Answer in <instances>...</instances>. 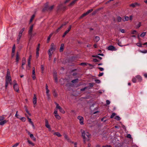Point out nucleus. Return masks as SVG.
<instances>
[{"label": "nucleus", "instance_id": "680f3d73", "mask_svg": "<svg viewBox=\"0 0 147 147\" xmlns=\"http://www.w3.org/2000/svg\"><path fill=\"white\" fill-rule=\"evenodd\" d=\"M39 56V51H36V57L38 58Z\"/></svg>", "mask_w": 147, "mask_h": 147}, {"label": "nucleus", "instance_id": "8fccbe9b", "mask_svg": "<svg viewBox=\"0 0 147 147\" xmlns=\"http://www.w3.org/2000/svg\"><path fill=\"white\" fill-rule=\"evenodd\" d=\"M116 115V113H113L112 115L111 116V118H113L114 116H115Z\"/></svg>", "mask_w": 147, "mask_h": 147}, {"label": "nucleus", "instance_id": "49530a36", "mask_svg": "<svg viewBox=\"0 0 147 147\" xmlns=\"http://www.w3.org/2000/svg\"><path fill=\"white\" fill-rule=\"evenodd\" d=\"M4 117L3 116H0V122L4 120Z\"/></svg>", "mask_w": 147, "mask_h": 147}, {"label": "nucleus", "instance_id": "6e6552de", "mask_svg": "<svg viewBox=\"0 0 147 147\" xmlns=\"http://www.w3.org/2000/svg\"><path fill=\"white\" fill-rule=\"evenodd\" d=\"M77 119L79 120V122L81 125H84V118L83 117L80 116L78 117Z\"/></svg>", "mask_w": 147, "mask_h": 147}, {"label": "nucleus", "instance_id": "c03bdc74", "mask_svg": "<svg viewBox=\"0 0 147 147\" xmlns=\"http://www.w3.org/2000/svg\"><path fill=\"white\" fill-rule=\"evenodd\" d=\"M140 52L143 53H147V50H144L143 51L140 50Z\"/></svg>", "mask_w": 147, "mask_h": 147}, {"label": "nucleus", "instance_id": "f704fd0d", "mask_svg": "<svg viewBox=\"0 0 147 147\" xmlns=\"http://www.w3.org/2000/svg\"><path fill=\"white\" fill-rule=\"evenodd\" d=\"M28 143L30 144V146H33L34 145V144L30 140H28Z\"/></svg>", "mask_w": 147, "mask_h": 147}, {"label": "nucleus", "instance_id": "e2e57ef3", "mask_svg": "<svg viewBox=\"0 0 147 147\" xmlns=\"http://www.w3.org/2000/svg\"><path fill=\"white\" fill-rule=\"evenodd\" d=\"M35 74H32V77L33 80H34L36 79V77L35 76Z\"/></svg>", "mask_w": 147, "mask_h": 147}, {"label": "nucleus", "instance_id": "a18cd8bd", "mask_svg": "<svg viewBox=\"0 0 147 147\" xmlns=\"http://www.w3.org/2000/svg\"><path fill=\"white\" fill-rule=\"evenodd\" d=\"M146 32H142L140 35V36L143 37L146 35Z\"/></svg>", "mask_w": 147, "mask_h": 147}, {"label": "nucleus", "instance_id": "3c124183", "mask_svg": "<svg viewBox=\"0 0 147 147\" xmlns=\"http://www.w3.org/2000/svg\"><path fill=\"white\" fill-rule=\"evenodd\" d=\"M64 137L65 138V139H66L67 140H69V138L67 135L66 134H64Z\"/></svg>", "mask_w": 147, "mask_h": 147}, {"label": "nucleus", "instance_id": "c9c22d12", "mask_svg": "<svg viewBox=\"0 0 147 147\" xmlns=\"http://www.w3.org/2000/svg\"><path fill=\"white\" fill-rule=\"evenodd\" d=\"M20 119L22 121L24 122L26 120V119L24 117H21Z\"/></svg>", "mask_w": 147, "mask_h": 147}, {"label": "nucleus", "instance_id": "864d4df0", "mask_svg": "<svg viewBox=\"0 0 147 147\" xmlns=\"http://www.w3.org/2000/svg\"><path fill=\"white\" fill-rule=\"evenodd\" d=\"M40 46V44H38V46L37 48V49H36V51H39Z\"/></svg>", "mask_w": 147, "mask_h": 147}, {"label": "nucleus", "instance_id": "7ed1b4c3", "mask_svg": "<svg viewBox=\"0 0 147 147\" xmlns=\"http://www.w3.org/2000/svg\"><path fill=\"white\" fill-rule=\"evenodd\" d=\"M34 25V24H32L31 25L30 27L29 30V34L31 37H32L34 36V35L36 34L35 33H32V31L33 30Z\"/></svg>", "mask_w": 147, "mask_h": 147}, {"label": "nucleus", "instance_id": "ea45409f", "mask_svg": "<svg viewBox=\"0 0 147 147\" xmlns=\"http://www.w3.org/2000/svg\"><path fill=\"white\" fill-rule=\"evenodd\" d=\"M117 44L120 47H122L123 46L121 45L122 44L121 42L119 40H117Z\"/></svg>", "mask_w": 147, "mask_h": 147}, {"label": "nucleus", "instance_id": "09e8293b", "mask_svg": "<svg viewBox=\"0 0 147 147\" xmlns=\"http://www.w3.org/2000/svg\"><path fill=\"white\" fill-rule=\"evenodd\" d=\"M48 54L49 55V60H50L51 58L52 54H51V53H48Z\"/></svg>", "mask_w": 147, "mask_h": 147}, {"label": "nucleus", "instance_id": "9b49d317", "mask_svg": "<svg viewBox=\"0 0 147 147\" xmlns=\"http://www.w3.org/2000/svg\"><path fill=\"white\" fill-rule=\"evenodd\" d=\"M65 7L62 4H59L57 7V9L58 10H61L63 9Z\"/></svg>", "mask_w": 147, "mask_h": 147}, {"label": "nucleus", "instance_id": "13d9d810", "mask_svg": "<svg viewBox=\"0 0 147 147\" xmlns=\"http://www.w3.org/2000/svg\"><path fill=\"white\" fill-rule=\"evenodd\" d=\"M120 31L122 33H124L125 32V31L124 29H120Z\"/></svg>", "mask_w": 147, "mask_h": 147}, {"label": "nucleus", "instance_id": "4d7b16f0", "mask_svg": "<svg viewBox=\"0 0 147 147\" xmlns=\"http://www.w3.org/2000/svg\"><path fill=\"white\" fill-rule=\"evenodd\" d=\"M92 11H93V9H90V10H88L86 12V13H87V14H88L89 13L91 12Z\"/></svg>", "mask_w": 147, "mask_h": 147}, {"label": "nucleus", "instance_id": "b1692460", "mask_svg": "<svg viewBox=\"0 0 147 147\" xmlns=\"http://www.w3.org/2000/svg\"><path fill=\"white\" fill-rule=\"evenodd\" d=\"M52 35H53V34L51 33L50 34L49 36L48 37L47 39V43H48L49 42L50 39H51V37L52 36Z\"/></svg>", "mask_w": 147, "mask_h": 147}, {"label": "nucleus", "instance_id": "423d86ee", "mask_svg": "<svg viewBox=\"0 0 147 147\" xmlns=\"http://www.w3.org/2000/svg\"><path fill=\"white\" fill-rule=\"evenodd\" d=\"M24 28H23L22 29H21L19 32V34L18 35V36L17 38V40L18 42H19L20 40L21 37L22 35V33L24 30Z\"/></svg>", "mask_w": 147, "mask_h": 147}, {"label": "nucleus", "instance_id": "69168bd1", "mask_svg": "<svg viewBox=\"0 0 147 147\" xmlns=\"http://www.w3.org/2000/svg\"><path fill=\"white\" fill-rule=\"evenodd\" d=\"M98 68L99 69V70L100 71H103L104 70V68H102V67H98Z\"/></svg>", "mask_w": 147, "mask_h": 147}, {"label": "nucleus", "instance_id": "39448f33", "mask_svg": "<svg viewBox=\"0 0 147 147\" xmlns=\"http://www.w3.org/2000/svg\"><path fill=\"white\" fill-rule=\"evenodd\" d=\"M55 103L56 105V109H58L59 111L62 113H64L65 112L64 110L59 106V105L58 103L56 102H55Z\"/></svg>", "mask_w": 147, "mask_h": 147}, {"label": "nucleus", "instance_id": "338daca9", "mask_svg": "<svg viewBox=\"0 0 147 147\" xmlns=\"http://www.w3.org/2000/svg\"><path fill=\"white\" fill-rule=\"evenodd\" d=\"M106 104L107 105H109L110 104V101L109 100H106Z\"/></svg>", "mask_w": 147, "mask_h": 147}, {"label": "nucleus", "instance_id": "aec40b11", "mask_svg": "<svg viewBox=\"0 0 147 147\" xmlns=\"http://www.w3.org/2000/svg\"><path fill=\"white\" fill-rule=\"evenodd\" d=\"M8 121L7 120H4L0 122V125H3Z\"/></svg>", "mask_w": 147, "mask_h": 147}, {"label": "nucleus", "instance_id": "412c9836", "mask_svg": "<svg viewBox=\"0 0 147 147\" xmlns=\"http://www.w3.org/2000/svg\"><path fill=\"white\" fill-rule=\"evenodd\" d=\"M100 40V38L98 36H95L94 39L95 42H97Z\"/></svg>", "mask_w": 147, "mask_h": 147}, {"label": "nucleus", "instance_id": "72a5a7b5", "mask_svg": "<svg viewBox=\"0 0 147 147\" xmlns=\"http://www.w3.org/2000/svg\"><path fill=\"white\" fill-rule=\"evenodd\" d=\"M16 61L18 62L19 59V55L18 53L16 54Z\"/></svg>", "mask_w": 147, "mask_h": 147}, {"label": "nucleus", "instance_id": "9d476101", "mask_svg": "<svg viewBox=\"0 0 147 147\" xmlns=\"http://www.w3.org/2000/svg\"><path fill=\"white\" fill-rule=\"evenodd\" d=\"M37 102V98L35 94H34L33 99V103L34 104V107H35L36 105Z\"/></svg>", "mask_w": 147, "mask_h": 147}, {"label": "nucleus", "instance_id": "cd10ccee", "mask_svg": "<svg viewBox=\"0 0 147 147\" xmlns=\"http://www.w3.org/2000/svg\"><path fill=\"white\" fill-rule=\"evenodd\" d=\"M45 87H46V94L49 93V90L48 89V86L47 84H46Z\"/></svg>", "mask_w": 147, "mask_h": 147}, {"label": "nucleus", "instance_id": "4c0bfd02", "mask_svg": "<svg viewBox=\"0 0 147 147\" xmlns=\"http://www.w3.org/2000/svg\"><path fill=\"white\" fill-rule=\"evenodd\" d=\"M41 70L42 71V72H42V73H44V66L43 65H41Z\"/></svg>", "mask_w": 147, "mask_h": 147}, {"label": "nucleus", "instance_id": "774afa93", "mask_svg": "<svg viewBox=\"0 0 147 147\" xmlns=\"http://www.w3.org/2000/svg\"><path fill=\"white\" fill-rule=\"evenodd\" d=\"M102 147H111V146L110 145H107L106 146H103Z\"/></svg>", "mask_w": 147, "mask_h": 147}, {"label": "nucleus", "instance_id": "2eb2a0df", "mask_svg": "<svg viewBox=\"0 0 147 147\" xmlns=\"http://www.w3.org/2000/svg\"><path fill=\"white\" fill-rule=\"evenodd\" d=\"M28 121L32 125V127L34 129H35L34 125V124L33 122L32 121V120L31 119L29 118L28 117Z\"/></svg>", "mask_w": 147, "mask_h": 147}, {"label": "nucleus", "instance_id": "0e129e2a", "mask_svg": "<svg viewBox=\"0 0 147 147\" xmlns=\"http://www.w3.org/2000/svg\"><path fill=\"white\" fill-rule=\"evenodd\" d=\"M47 94V98L48 99H49L50 98V94L49 93H48V94Z\"/></svg>", "mask_w": 147, "mask_h": 147}, {"label": "nucleus", "instance_id": "5701e85b", "mask_svg": "<svg viewBox=\"0 0 147 147\" xmlns=\"http://www.w3.org/2000/svg\"><path fill=\"white\" fill-rule=\"evenodd\" d=\"M64 45L63 44H62L61 45L60 47V51L61 52L63 51V50Z\"/></svg>", "mask_w": 147, "mask_h": 147}, {"label": "nucleus", "instance_id": "603ef678", "mask_svg": "<svg viewBox=\"0 0 147 147\" xmlns=\"http://www.w3.org/2000/svg\"><path fill=\"white\" fill-rule=\"evenodd\" d=\"M78 81V79H76L75 80H73L71 82L73 83H75L77 82Z\"/></svg>", "mask_w": 147, "mask_h": 147}, {"label": "nucleus", "instance_id": "bb28decb", "mask_svg": "<svg viewBox=\"0 0 147 147\" xmlns=\"http://www.w3.org/2000/svg\"><path fill=\"white\" fill-rule=\"evenodd\" d=\"M15 45H14L12 49V55L13 56L14 55V53L15 51Z\"/></svg>", "mask_w": 147, "mask_h": 147}, {"label": "nucleus", "instance_id": "bf43d9fd", "mask_svg": "<svg viewBox=\"0 0 147 147\" xmlns=\"http://www.w3.org/2000/svg\"><path fill=\"white\" fill-rule=\"evenodd\" d=\"M93 57H97V58H98L99 59H102V58L101 57H100L99 56H98L97 55L93 56Z\"/></svg>", "mask_w": 147, "mask_h": 147}, {"label": "nucleus", "instance_id": "5fc2aeb1", "mask_svg": "<svg viewBox=\"0 0 147 147\" xmlns=\"http://www.w3.org/2000/svg\"><path fill=\"white\" fill-rule=\"evenodd\" d=\"M19 144V143H16L14 145H13L12 147H17Z\"/></svg>", "mask_w": 147, "mask_h": 147}, {"label": "nucleus", "instance_id": "ddd939ff", "mask_svg": "<svg viewBox=\"0 0 147 147\" xmlns=\"http://www.w3.org/2000/svg\"><path fill=\"white\" fill-rule=\"evenodd\" d=\"M108 49L109 50H111L112 51H116L117 50L116 48L112 45L109 46L108 48Z\"/></svg>", "mask_w": 147, "mask_h": 147}, {"label": "nucleus", "instance_id": "0eeeda50", "mask_svg": "<svg viewBox=\"0 0 147 147\" xmlns=\"http://www.w3.org/2000/svg\"><path fill=\"white\" fill-rule=\"evenodd\" d=\"M14 84L13 86V88L14 90L17 92H18L19 91V88L18 84L16 82L15 80L13 81Z\"/></svg>", "mask_w": 147, "mask_h": 147}, {"label": "nucleus", "instance_id": "6e6d98bb", "mask_svg": "<svg viewBox=\"0 0 147 147\" xmlns=\"http://www.w3.org/2000/svg\"><path fill=\"white\" fill-rule=\"evenodd\" d=\"M137 46L138 47H142V44L140 43H138L136 44Z\"/></svg>", "mask_w": 147, "mask_h": 147}, {"label": "nucleus", "instance_id": "6ab92c4d", "mask_svg": "<svg viewBox=\"0 0 147 147\" xmlns=\"http://www.w3.org/2000/svg\"><path fill=\"white\" fill-rule=\"evenodd\" d=\"M54 7V5H51L49 7H47V9L48 11H51L53 9Z\"/></svg>", "mask_w": 147, "mask_h": 147}, {"label": "nucleus", "instance_id": "473e14b6", "mask_svg": "<svg viewBox=\"0 0 147 147\" xmlns=\"http://www.w3.org/2000/svg\"><path fill=\"white\" fill-rule=\"evenodd\" d=\"M137 79L135 77L133 78L132 81L133 83H135L137 82Z\"/></svg>", "mask_w": 147, "mask_h": 147}, {"label": "nucleus", "instance_id": "393cba45", "mask_svg": "<svg viewBox=\"0 0 147 147\" xmlns=\"http://www.w3.org/2000/svg\"><path fill=\"white\" fill-rule=\"evenodd\" d=\"M32 55H30L29 57V59H28V67H29L30 68L31 67V66L30 65V63L29 62L31 59Z\"/></svg>", "mask_w": 147, "mask_h": 147}, {"label": "nucleus", "instance_id": "dca6fc26", "mask_svg": "<svg viewBox=\"0 0 147 147\" xmlns=\"http://www.w3.org/2000/svg\"><path fill=\"white\" fill-rule=\"evenodd\" d=\"M136 78L138 81L141 82L142 81V78L139 75L136 76Z\"/></svg>", "mask_w": 147, "mask_h": 147}, {"label": "nucleus", "instance_id": "f03ea898", "mask_svg": "<svg viewBox=\"0 0 147 147\" xmlns=\"http://www.w3.org/2000/svg\"><path fill=\"white\" fill-rule=\"evenodd\" d=\"M8 84L12 85L11 80V76L10 75V72L9 71H7V74L5 78V87L6 88L8 86Z\"/></svg>", "mask_w": 147, "mask_h": 147}, {"label": "nucleus", "instance_id": "de8ad7c7", "mask_svg": "<svg viewBox=\"0 0 147 147\" xmlns=\"http://www.w3.org/2000/svg\"><path fill=\"white\" fill-rule=\"evenodd\" d=\"M115 119L118 120H119L121 119V118L120 117L118 116H116L115 117Z\"/></svg>", "mask_w": 147, "mask_h": 147}, {"label": "nucleus", "instance_id": "7c9ffc66", "mask_svg": "<svg viewBox=\"0 0 147 147\" xmlns=\"http://www.w3.org/2000/svg\"><path fill=\"white\" fill-rule=\"evenodd\" d=\"M54 115L55 117V118L57 119L58 120L60 119H61V117L59 116V115H58V114Z\"/></svg>", "mask_w": 147, "mask_h": 147}, {"label": "nucleus", "instance_id": "20e7f679", "mask_svg": "<svg viewBox=\"0 0 147 147\" xmlns=\"http://www.w3.org/2000/svg\"><path fill=\"white\" fill-rule=\"evenodd\" d=\"M55 48L53 43H51V48L49 50L48 53H51L52 54L55 50Z\"/></svg>", "mask_w": 147, "mask_h": 147}, {"label": "nucleus", "instance_id": "a878e982", "mask_svg": "<svg viewBox=\"0 0 147 147\" xmlns=\"http://www.w3.org/2000/svg\"><path fill=\"white\" fill-rule=\"evenodd\" d=\"M76 3V2L73 0L70 4L68 6H73Z\"/></svg>", "mask_w": 147, "mask_h": 147}, {"label": "nucleus", "instance_id": "79ce46f5", "mask_svg": "<svg viewBox=\"0 0 147 147\" xmlns=\"http://www.w3.org/2000/svg\"><path fill=\"white\" fill-rule=\"evenodd\" d=\"M117 20L118 22H120L121 20V18L120 17H118L117 18Z\"/></svg>", "mask_w": 147, "mask_h": 147}, {"label": "nucleus", "instance_id": "37998d69", "mask_svg": "<svg viewBox=\"0 0 147 147\" xmlns=\"http://www.w3.org/2000/svg\"><path fill=\"white\" fill-rule=\"evenodd\" d=\"M54 80L55 81V82H57L58 81L57 79V76L56 75H55L54 76Z\"/></svg>", "mask_w": 147, "mask_h": 147}, {"label": "nucleus", "instance_id": "c85d7f7f", "mask_svg": "<svg viewBox=\"0 0 147 147\" xmlns=\"http://www.w3.org/2000/svg\"><path fill=\"white\" fill-rule=\"evenodd\" d=\"M54 135H56L58 137H60L61 136V134L58 132H55L54 133Z\"/></svg>", "mask_w": 147, "mask_h": 147}, {"label": "nucleus", "instance_id": "f8f14e48", "mask_svg": "<svg viewBox=\"0 0 147 147\" xmlns=\"http://www.w3.org/2000/svg\"><path fill=\"white\" fill-rule=\"evenodd\" d=\"M71 25H70L69 26L68 30L65 31V32H64L63 35L62 36L63 37H64L69 32V31H70L71 29Z\"/></svg>", "mask_w": 147, "mask_h": 147}, {"label": "nucleus", "instance_id": "c756f323", "mask_svg": "<svg viewBox=\"0 0 147 147\" xmlns=\"http://www.w3.org/2000/svg\"><path fill=\"white\" fill-rule=\"evenodd\" d=\"M123 20L124 21H127L129 20V17L127 16H125Z\"/></svg>", "mask_w": 147, "mask_h": 147}, {"label": "nucleus", "instance_id": "4be33fe9", "mask_svg": "<svg viewBox=\"0 0 147 147\" xmlns=\"http://www.w3.org/2000/svg\"><path fill=\"white\" fill-rule=\"evenodd\" d=\"M26 62V59L24 58H23L22 59V68H23V66L25 64Z\"/></svg>", "mask_w": 147, "mask_h": 147}, {"label": "nucleus", "instance_id": "4468645a", "mask_svg": "<svg viewBox=\"0 0 147 147\" xmlns=\"http://www.w3.org/2000/svg\"><path fill=\"white\" fill-rule=\"evenodd\" d=\"M28 134L29 135L30 137L32 140L34 141H36V138L34 137L33 134L28 132Z\"/></svg>", "mask_w": 147, "mask_h": 147}, {"label": "nucleus", "instance_id": "a19ab883", "mask_svg": "<svg viewBox=\"0 0 147 147\" xmlns=\"http://www.w3.org/2000/svg\"><path fill=\"white\" fill-rule=\"evenodd\" d=\"M57 93L55 91H54L53 92V95L55 97L57 96Z\"/></svg>", "mask_w": 147, "mask_h": 147}, {"label": "nucleus", "instance_id": "a211bd4d", "mask_svg": "<svg viewBox=\"0 0 147 147\" xmlns=\"http://www.w3.org/2000/svg\"><path fill=\"white\" fill-rule=\"evenodd\" d=\"M45 126L47 128L49 129V130H51V128L50 126L49 125L48 122L47 120L45 121Z\"/></svg>", "mask_w": 147, "mask_h": 147}, {"label": "nucleus", "instance_id": "f257e3e1", "mask_svg": "<svg viewBox=\"0 0 147 147\" xmlns=\"http://www.w3.org/2000/svg\"><path fill=\"white\" fill-rule=\"evenodd\" d=\"M82 136L83 139L84 143H86V141L89 140L90 137V134L88 132L85 131L83 130H81Z\"/></svg>", "mask_w": 147, "mask_h": 147}, {"label": "nucleus", "instance_id": "052dcab7", "mask_svg": "<svg viewBox=\"0 0 147 147\" xmlns=\"http://www.w3.org/2000/svg\"><path fill=\"white\" fill-rule=\"evenodd\" d=\"M53 114L54 115L58 114L57 113V109H55L54 111V112Z\"/></svg>", "mask_w": 147, "mask_h": 147}, {"label": "nucleus", "instance_id": "1a4fd4ad", "mask_svg": "<svg viewBox=\"0 0 147 147\" xmlns=\"http://www.w3.org/2000/svg\"><path fill=\"white\" fill-rule=\"evenodd\" d=\"M140 6V4L137 2L132 3L129 5V7H132L133 8L135 7L136 6Z\"/></svg>", "mask_w": 147, "mask_h": 147}, {"label": "nucleus", "instance_id": "e433bc0d", "mask_svg": "<svg viewBox=\"0 0 147 147\" xmlns=\"http://www.w3.org/2000/svg\"><path fill=\"white\" fill-rule=\"evenodd\" d=\"M141 26V23L140 22H139L137 24L136 26V28H138Z\"/></svg>", "mask_w": 147, "mask_h": 147}, {"label": "nucleus", "instance_id": "58836bf2", "mask_svg": "<svg viewBox=\"0 0 147 147\" xmlns=\"http://www.w3.org/2000/svg\"><path fill=\"white\" fill-rule=\"evenodd\" d=\"M87 15L88 14L86 12L84 13L82 15V16L80 17V18L81 19Z\"/></svg>", "mask_w": 147, "mask_h": 147}, {"label": "nucleus", "instance_id": "2f4dec72", "mask_svg": "<svg viewBox=\"0 0 147 147\" xmlns=\"http://www.w3.org/2000/svg\"><path fill=\"white\" fill-rule=\"evenodd\" d=\"M15 117H16V118L19 119H20V117H21L20 115L18 114V111H17L16 112V114Z\"/></svg>", "mask_w": 147, "mask_h": 147}, {"label": "nucleus", "instance_id": "f3484780", "mask_svg": "<svg viewBox=\"0 0 147 147\" xmlns=\"http://www.w3.org/2000/svg\"><path fill=\"white\" fill-rule=\"evenodd\" d=\"M35 16V14H34L31 16V17L30 18V21H29V24H30V23H31L32 22L33 20L34 19Z\"/></svg>", "mask_w": 147, "mask_h": 147}]
</instances>
